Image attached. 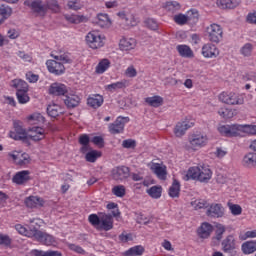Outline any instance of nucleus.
I'll return each mask as SVG.
<instances>
[{
  "mask_svg": "<svg viewBox=\"0 0 256 256\" xmlns=\"http://www.w3.org/2000/svg\"><path fill=\"white\" fill-rule=\"evenodd\" d=\"M28 131L31 134H27L23 127L16 125L14 126V131H10L9 135L14 141H23V143H27L28 139L32 141H42V139H45V129L39 126H33Z\"/></svg>",
  "mask_w": 256,
  "mask_h": 256,
  "instance_id": "1",
  "label": "nucleus"
},
{
  "mask_svg": "<svg viewBox=\"0 0 256 256\" xmlns=\"http://www.w3.org/2000/svg\"><path fill=\"white\" fill-rule=\"evenodd\" d=\"M51 57L55 60H47L46 67L52 75L59 77L65 73V64L71 65L73 59L67 52H58L57 54L51 53Z\"/></svg>",
  "mask_w": 256,
  "mask_h": 256,
  "instance_id": "2",
  "label": "nucleus"
},
{
  "mask_svg": "<svg viewBox=\"0 0 256 256\" xmlns=\"http://www.w3.org/2000/svg\"><path fill=\"white\" fill-rule=\"evenodd\" d=\"M213 172L209 167L205 166H195L190 167L186 173L185 180L189 181V179H196L200 181V183H208L211 180Z\"/></svg>",
  "mask_w": 256,
  "mask_h": 256,
  "instance_id": "3",
  "label": "nucleus"
},
{
  "mask_svg": "<svg viewBox=\"0 0 256 256\" xmlns=\"http://www.w3.org/2000/svg\"><path fill=\"white\" fill-rule=\"evenodd\" d=\"M24 5L29 7L35 17H46L51 9L49 1L43 2V0H25Z\"/></svg>",
  "mask_w": 256,
  "mask_h": 256,
  "instance_id": "4",
  "label": "nucleus"
},
{
  "mask_svg": "<svg viewBox=\"0 0 256 256\" xmlns=\"http://www.w3.org/2000/svg\"><path fill=\"white\" fill-rule=\"evenodd\" d=\"M12 87H14V89H17L16 97L21 105L29 103L30 98L29 95H27V91H29V86L27 85V82L23 80H13Z\"/></svg>",
  "mask_w": 256,
  "mask_h": 256,
  "instance_id": "5",
  "label": "nucleus"
},
{
  "mask_svg": "<svg viewBox=\"0 0 256 256\" xmlns=\"http://www.w3.org/2000/svg\"><path fill=\"white\" fill-rule=\"evenodd\" d=\"M85 41L90 49H101L105 46V37L95 30L87 33Z\"/></svg>",
  "mask_w": 256,
  "mask_h": 256,
  "instance_id": "6",
  "label": "nucleus"
},
{
  "mask_svg": "<svg viewBox=\"0 0 256 256\" xmlns=\"http://www.w3.org/2000/svg\"><path fill=\"white\" fill-rule=\"evenodd\" d=\"M31 237H33V239L42 245L51 246L57 244V238L47 232L39 230V224L37 225L36 230H34L31 234Z\"/></svg>",
  "mask_w": 256,
  "mask_h": 256,
  "instance_id": "7",
  "label": "nucleus"
},
{
  "mask_svg": "<svg viewBox=\"0 0 256 256\" xmlns=\"http://www.w3.org/2000/svg\"><path fill=\"white\" fill-rule=\"evenodd\" d=\"M219 100L226 105H243L245 98L235 92H222L219 95Z\"/></svg>",
  "mask_w": 256,
  "mask_h": 256,
  "instance_id": "8",
  "label": "nucleus"
},
{
  "mask_svg": "<svg viewBox=\"0 0 256 256\" xmlns=\"http://www.w3.org/2000/svg\"><path fill=\"white\" fill-rule=\"evenodd\" d=\"M209 41L211 43H221L223 39V28L218 24H211L206 28Z\"/></svg>",
  "mask_w": 256,
  "mask_h": 256,
  "instance_id": "9",
  "label": "nucleus"
},
{
  "mask_svg": "<svg viewBox=\"0 0 256 256\" xmlns=\"http://www.w3.org/2000/svg\"><path fill=\"white\" fill-rule=\"evenodd\" d=\"M129 121V117H117V119L113 123L109 124V133H111V135H119V133H123V131H125V125H127Z\"/></svg>",
  "mask_w": 256,
  "mask_h": 256,
  "instance_id": "10",
  "label": "nucleus"
},
{
  "mask_svg": "<svg viewBox=\"0 0 256 256\" xmlns=\"http://www.w3.org/2000/svg\"><path fill=\"white\" fill-rule=\"evenodd\" d=\"M206 215L211 219H221L225 217V207H223V204L212 203L208 206Z\"/></svg>",
  "mask_w": 256,
  "mask_h": 256,
  "instance_id": "11",
  "label": "nucleus"
},
{
  "mask_svg": "<svg viewBox=\"0 0 256 256\" xmlns=\"http://www.w3.org/2000/svg\"><path fill=\"white\" fill-rule=\"evenodd\" d=\"M131 170L127 166H118L112 169V178L114 181H125L129 179Z\"/></svg>",
  "mask_w": 256,
  "mask_h": 256,
  "instance_id": "12",
  "label": "nucleus"
},
{
  "mask_svg": "<svg viewBox=\"0 0 256 256\" xmlns=\"http://www.w3.org/2000/svg\"><path fill=\"white\" fill-rule=\"evenodd\" d=\"M237 249V240L233 234L226 236L221 242L223 253H233Z\"/></svg>",
  "mask_w": 256,
  "mask_h": 256,
  "instance_id": "13",
  "label": "nucleus"
},
{
  "mask_svg": "<svg viewBox=\"0 0 256 256\" xmlns=\"http://www.w3.org/2000/svg\"><path fill=\"white\" fill-rule=\"evenodd\" d=\"M199 17V12L195 9H191L188 11V14H178L174 16V21L177 25H186L187 21H191V19H197Z\"/></svg>",
  "mask_w": 256,
  "mask_h": 256,
  "instance_id": "14",
  "label": "nucleus"
},
{
  "mask_svg": "<svg viewBox=\"0 0 256 256\" xmlns=\"http://www.w3.org/2000/svg\"><path fill=\"white\" fill-rule=\"evenodd\" d=\"M37 225L38 223L35 222V219H33L30 221L29 230H27V228H25L21 224H16L15 229L20 235H25V237H29L30 239H33L34 236H31V235H33V231H37Z\"/></svg>",
  "mask_w": 256,
  "mask_h": 256,
  "instance_id": "15",
  "label": "nucleus"
},
{
  "mask_svg": "<svg viewBox=\"0 0 256 256\" xmlns=\"http://www.w3.org/2000/svg\"><path fill=\"white\" fill-rule=\"evenodd\" d=\"M63 101L67 109H75V107H79V103H81V98L77 94H71L67 92L64 95Z\"/></svg>",
  "mask_w": 256,
  "mask_h": 256,
  "instance_id": "16",
  "label": "nucleus"
},
{
  "mask_svg": "<svg viewBox=\"0 0 256 256\" xmlns=\"http://www.w3.org/2000/svg\"><path fill=\"white\" fill-rule=\"evenodd\" d=\"M189 143L192 147H205L207 145V136L197 133L189 136Z\"/></svg>",
  "mask_w": 256,
  "mask_h": 256,
  "instance_id": "17",
  "label": "nucleus"
},
{
  "mask_svg": "<svg viewBox=\"0 0 256 256\" xmlns=\"http://www.w3.org/2000/svg\"><path fill=\"white\" fill-rule=\"evenodd\" d=\"M49 95H55L56 97H65L67 93V86L61 83H52L49 87Z\"/></svg>",
  "mask_w": 256,
  "mask_h": 256,
  "instance_id": "18",
  "label": "nucleus"
},
{
  "mask_svg": "<svg viewBox=\"0 0 256 256\" xmlns=\"http://www.w3.org/2000/svg\"><path fill=\"white\" fill-rule=\"evenodd\" d=\"M111 229H113V216L103 213L98 231H111Z\"/></svg>",
  "mask_w": 256,
  "mask_h": 256,
  "instance_id": "19",
  "label": "nucleus"
},
{
  "mask_svg": "<svg viewBox=\"0 0 256 256\" xmlns=\"http://www.w3.org/2000/svg\"><path fill=\"white\" fill-rule=\"evenodd\" d=\"M202 55L206 59H213L219 56V49L214 44L207 43L202 47Z\"/></svg>",
  "mask_w": 256,
  "mask_h": 256,
  "instance_id": "20",
  "label": "nucleus"
},
{
  "mask_svg": "<svg viewBox=\"0 0 256 256\" xmlns=\"http://www.w3.org/2000/svg\"><path fill=\"white\" fill-rule=\"evenodd\" d=\"M30 174L31 172H29V170H22L13 176L12 181L16 183V185H23L31 180Z\"/></svg>",
  "mask_w": 256,
  "mask_h": 256,
  "instance_id": "21",
  "label": "nucleus"
},
{
  "mask_svg": "<svg viewBox=\"0 0 256 256\" xmlns=\"http://www.w3.org/2000/svg\"><path fill=\"white\" fill-rule=\"evenodd\" d=\"M151 171L155 173L158 179L165 181L167 179V167L161 166L159 163H153L150 167Z\"/></svg>",
  "mask_w": 256,
  "mask_h": 256,
  "instance_id": "22",
  "label": "nucleus"
},
{
  "mask_svg": "<svg viewBox=\"0 0 256 256\" xmlns=\"http://www.w3.org/2000/svg\"><path fill=\"white\" fill-rule=\"evenodd\" d=\"M137 46V41L133 38H122L119 43L121 51H131Z\"/></svg>",
  "mask_w": 256,
  "mask_h": 256,
  "instance_id": "23",
  "label": "nucleus"
},
{
  "mask_svg": "<svg viewBox=\"0 0 256 256\" xmlns=\"http://www.w3.org/2000/svg\"><path fill=\"white\" fill-rule=\"evenodd\" d=\"M93 23L103 28L111 25V19L108 14L100 13L93 19Z\"/></svg>",
  "mask_w": 256,
  "mask_h": 256,
  "instance_id": "24",
  "label": "nucleus"
},
{
  "mask_svg": "<svg viewBox=\"0 0 256 256\" xmlns=\"http://www.w3.org/2000/svg\"><path fill=\"white\" fill-rule=\"evenodd\" d=\"M26 207L30 209H35V207H43V200L39 196H29L24 201Z\"/></svg>",
  "mask_w": 256,
  "mask_h": 256,
  "instance_id": "25",
  "label": "nucleus"
},
{
  "mask_svg": "<svg viewBox=\"0 0 256 256\" xmlns=\"http://www.w3.org/2000/svg\"><path fill=\"white\" fill-rule=\"evenodd\" d=\"M64 19H66L68 23H72L74 25H79V23H87V21H89V18H87V16L75 14H66L64 15Z\"/></svg>",
  "mask_w": 256,
  "mask_h": 256,
  "instance_id": "26",
  "label": "nucleus"
},
{
  "mask_svg": "<svg viewBox=\"0 0 256 256\" xmlns=\"http://www.w3.org/2000/svg\"><path fill=\"white\" fill-rule=\"evenodd\" d=\"M213 233V226L207 222L202 223L201 227L198 230V235L201 239H207Z\"/></svg>",
  "mask_w": 256,
  "mask_h": 256,
  "instance_id": "27",
  "label": "nucleus"
},
{
  "mask_svg": "<svg viewBox=\"0 0 256 256\" xmlns=\"http://www.w3.org/2000/svg\"><path fill=\"white\" fill-rule=\"evenodd\" d=\"M103 96L96 94L87 99V105L92 107V109H99L103 105Z\"/></svg>",
  "mask_w": 256,
  "mask_h": 256,
  "instance_id": "28",
  "label": "nucleus"
},
{
  "mask_svg": "<svg viewBox=\"0 0 256 256\" xmlns=\"http://www.w3.org/2000/svg\"><path fill=\"white\" fill-rule=\"evenodd\" d=\"M180 193H181V183H179L177 179H174L172 185L169 188L168 194L170 197H172V199H175L179 197Z\"/></svg>",
  "mask_w": 256,
  "mask_h": 256,
  "instance_id": "29",
  "label": "nucleus"
},
{
  "mask_svg": "<svg viewBox=\"0 0 256 256\" xmlns=\"http://www.w3.org/2000/svg\"><path fill=\"white\" fill-rule=\"evenodd\" d=\"M242 253L244 255H251V253H255L256 251V241H246L241 246Z\"/></svg>",
  "mask_w": 256,
  "mask_h": 256,
  "instance_id": "30",
  "label": "nucleus"
},
{
  "mask_svg": "<svg viewBox=\"0 0 256 256\" xmlns=\"http://www.w3.org/2000/svg\"><path fill=\"white\" fill-rule=\"evenodd\" d=\"M217 6L220 9H235V7H239V2L234 0H217Z\"/></svg>",
  "mask_w": 256,
  "mask_h": 256,
  "instance_id": "31",
  "label": "nucleus"
},
{
  "mask_svg": "<svg viewBox=\"0 0 256 256\" xmlns=\"http://www.w3.org/2000/svg\"><path fill=\"white\" fill-rule=\"evenodd\" d=\"M190 127L191 125H189V123L187 122H178L174 129L176 137H183V135H185V131H187V129H190Z\"/></svg>",
  "mask_w": 256,
  "mask_h": 256,
  "instance_id": "32",
  "label": "nucleus"
},
{
  "mask_svg": "<svg viewBox=\"0 0 256 256\" xmlns=\"http://www.w3.org/2000/svg\"><path fill=\"white\" fill-rule=\"evenodd\" d=\"M145 253V248L141 245L133 246L124 252L125 256H141Z\"/></svg>",
  "mask_w": 256,
  "mask_h": 256,
  "instance_id": "33",
  "label": "nucleus"
},
{
  "mask_svg": "<svg viewBox=\"0 0 256 256\" xmlns=\"http://www.w3.org/2000/svg\"><path fill=\"white\" fill-rule=\"evenodd\" d=\"M47 115L52 118H57L61 115V106L57 104H50L47 106Z\"/></svg>",
  "mask_w": 256,
  "mask_h": 256,
  "instance_id": "34",
  "label": "nucleus"
},
{
  "mask_svg": "<svg viewBox=\"0 0 256 256\" xmlns=\"http://www.w3.org/2000/svg\"><path fill=\"white\" fill-rule=\"evenodd\" d=\"M145 103L150 105V107H161L163 105V97L161 96H152L145 98Z\"/></svg>",
  "mask_w": 256,
  "mask_h": 256,
  "instance_id": "35",
  "label": "nucleus"
},
{
  "mask_svg": "<svg viewBox=\"0 0 256 256\" xmlns=\"http://www.w3.org/2000/svg\"><path fill=\"white\" fill-rule=\"evenodd\" d=\"M147 193L152 199H161V194L163 193V187L161 186H152L147 190Z\"/></svg>",
  "mask_w": 256,
  "mask_h": 256,
  "instance_id": "36",
  "label": "nucleus"
},
{
  "mask_svg": "<svg viewBox=\"0 0 256 256\" xmlns=\"http://www.w3.org/2000/svg\"><path fill=\"white\" fill-rule=\"evenodd\" d=\"M177 51L181 57H193V50L187 45H178Z\"/></svg>",
  "mask_w": 256,
  "mask_h": 256,
  "instance_id": "37",
  "label": "nucleus"
},
{
  "mask_svg": "<svg viewBox=\"0 0 256 256\" xmlns=\"http://www.w3.org/2000/svg\"><path fill=\"white\" fill-rule=\"evenodd\" d=\"M103 213H100V216L97 214H90L88 216V221L91 224L92 227H95V229L99 230V227L101 225V217Z\"/></svg>",
  "mask_w": 256,
  "mask_h": 256,
  "instance_id": "38",
  "label": "nucleus"
},
{
  "mask_svg": "<svg viewBox=\"0 0 256 256\" xmlns=\"http://www.w3.org/2000/svg\"><path fill=\"white\" fill-rule=\"evenodd\" d=\"M110 66H111V62L109 61V59H103L98 63L96 67V73H99L101 75L105 73V71H107Z\"/></svg>",
  "mask_w": 256,
  "mask_h": 256,
  "instance_id": "39",
  "label": "nucleus"
},
{
  "mask_svg": "<svg viewBox=\"0 0 256 256\" xmlns=\"http://www.w3.org/2000/svg\"><path fill=\"white\" fill-rule=\"evenodd\" d=\"M126 87V81H119L112 84H108L106 86V90L110 91V93H114V91H117L118 89H125Z\"/></svg>",
  "mask_w": 256,
  "mask_h": 256,
  "instance_id": "40",
  "label": "nucleus"
},
{
  "mask_svg": "<svg viewBox=\"0 0 256 256\" xmlns=\"http://www.w3.org/2000/svg\"><path fill=\"white\" fill-rule=\"evenodd\" d=\"M164 7L166 11H169V13H177V11L181 9V4L177 1H168L165 3Z\"/></svg>",
  "mask_w": 256,
  "mask_h": 256,
  "instance_id": "41",
  "label": "nucleus"
},
{
  "mask_svg": "<svg viewBox=\"0 0 256 256\" xmlns=\"http://www.w3.org/2000/svg\"><path fill=\"white\" fill-rule=\"evenodd\" d=\"M30 125H37L39 123H45V117L39 113H34L28 117Z\"/></svg>",
  "mask_w": 256,
  "mask_h": 256,
  "instance_id": "42",
  "label": "nucleus"
},
{
  "mask_svg": "<svg viewBox=\"0 0 256 256\" xmlns=\"http://www.w3.org/2000/svg\"><path fill=\"white\" fill-rule=\"evenodd\" d=\"M227 231V228H225V225L223 224H216V230H215V237L213 240L221 241L223 239V235H225V232Z\"/></svg>",
  "mask_w": 256,
  "mask_h": 256,
  "instance_id": "43",
  "label": "nucleus"
},
{
  "mask_svg": "<svg viewBox=\"0 0 256 256\" xmlns=\"http://www.w3.org/2000/svg\"><path fill=\"white\" fill-rule=\"evenodd\" d=\"M219 133H221V135H224L225 137H235V135H237V132H235V130L231 129V127L229 126H220L218 128Z\"/></svg>",
  "mask_w": 256,
  "mask_h": 256,
  "instance_id": "44",
  "label": "nucleus"
},
{
  "mask_svg": "<svg viewBox=\"0 0 256 256\" xmlns=\"http://www.w3.org/2000/svg\"><path fill=\"white\" fill-rule=\"evenodd\" d=\"M99 157H101V152L97 150H92L86 153L85 159L86 161H88V163H95V161H97Z\"/></svg>",
  "mask_w": 256,
  "mask_h": 256,
  "instance_id": "45",
  "label": "nucleus"
},
{
  "mask_svg": "<svg viewBox=\"0 0 256 256\" xmlns=\"http://www.w3.org/2000/svg\"><path fill=\"white\" fill-rule=\"evenodd\" d=\"M218 114L220 115V117H222L223 119H233L235 113L233 112V110L228 109V108H221L218 111Z\"/></svg>",
  "mask_w": 256,
  "mask_h": 256,
  "instance_id": "46",
  "label": "nucleus"
},
{
  "mask_svg": "<svg viewBox=\"0 0 256 256\" xmlns=\"http://www.w3.org/2000/svg\"><path fill=\"white\" fill-rule=\"evenodd\" d=\"M107 209L112 211L113 217H119L121 215V212L119 211V206L115 202H110L107 204Z\"/></svg>",
  "mask_w": 256,
  "mask_h": 256,
  "instance_id": "47",
  "label": "nucleus"
},
{
  "mask_svg": "<svg viewBox=\"0 0 256 256\" xmlns=\"http://www.w3.org/2000/svg\"><path fill=\"white\" fill-rule=\"evenodd\" d=\"M144 23L146 27H148V29H151L152 31H157V29H159V24L157 23V20L153 18L146 19Z\"/></svg>",
  "mask_w": 256,
  "mask_h": 256,
  "instance_id": "48",
  "label": "nucleus"
},
{
  "mask_svg": "<svg viewBox=\"0 0 256 256\" xmlns=\"http://www.w3.org/2000/svg\"><path fill=\"white\" fill-rule=\"evenodd\" d=\"M35 255L36 256H63V254H61V252H59V251H52V250H49V251H39V250H36L35 251Z\"/></svg>",
  "mask_w": 256,
  "mask_h": 256,
  "instance_id": "49",
  "label": "nucleus"
},
{
  "mask_svg": "<svg viewBox=\"0 0 256 256\" xmlns=\"http://www.w3.org/2000/svg\"><path fill=\"white\" fill-rule=\"evenodd\" d=\"M112 193L116 197H125V186L117 185L112 188Z\"/></svg>",
  "mask_w": 256,
  "mask_h": 256,
  "instance_id": "50",
  "label": "nucleus"
},
{
  "mask_svg": "<svg viewBox=\"0 0 256 256\" xmlns=\"http://www.w3.org/2000/svg\"><path fill=\"white\" fill-rule=\"evenodd\" d=\"M12 13L13 10L10 7H6L5 5L0 6V15L3 19H9Z\"/></svg>",
  "mask_w": 256,
  "mask_h": 256,
  "instance_id": "51",
  "label": "nucleus"
},
{
  "mask_svg": "<svg viewBox=\"0 0 256 256\" xmlns=\"http://www.w3.org/2000/svg\"><path fill=\"white\" fill-rule=\"evenodd\" d=\"M31 163V157L27 153L21 154V156L18 158L17 165H29Z\"/></svg>",
  "mask_w": 256,
  "mask_h": 256,
  "instance_id": "52",
  "label": "nucleus"
},
{
  "mask_svg": "<svg viewBox=\"0 0 256 256\" xmlns=\"http://www.w3.org/2000/svg\"><path fill=\"white\" fill-rule=\"evenodd\" d=\"M139 23V18L135 17L133 14H128V17L126 18V25L129 27H136Z\"/></svg>",
  "mask_w": 256,
  "mask_h": 256,
  "instance_id": "53",
  "label": "nucleus"
},
{
  "mask_svg": "<svg viewBox=\"0 0 256 256\" xmlns=\"http://www.w3.org/2000/svg\"><path fill=\"white\" fill-rule=\"evenodd\" d=\"M67 5H68V8L71 9L72 11H79L83 7V5H81V3H79L78 0H70L68 1Z\"/></svg>",
  "mask_w": 256,
  "mask_h": 256,
  "instance_id": "54",
  "label": "nucleus"
},
{
  "mask_svg": "<svg viewBox=\"0 0 256 256\" xmlns=\"http://www.w3.org/2000/svg\"><path fill=\"white\" fill-rule=\"evenodd\" d=\"M241 53L244 55V57H249L253 51V44L251 43H246L242 48H241Z\"/></svg>",
  "mask_w": 256,
  "mask_h": 256,
  "instance_id": "55",
  "label": "nucleus"
},
{
  "mask_svg": "<svg viewBox=\"0 0 256 256\" xmlns=\"http://www.w3.org/2000/svg\"><path fill=\"white\" fill-rule=\"evenodd\" d=\"M122 147H124V149H135L137 142L133 139H126L122 142Z\"/></svg>",
  "mask_w": 256,
  "mask_h": 256,
  "instance_id": "56",
  "label": "nucleus"
},
{
  "mask_svg": "<svg viewBox=\"0 0 256 256\" xmlns=\"http://www.w3.org/2000/svg\"><path fill=\"white\" fill-rule=\"evenodd\" d=\"M68 248L70 251H74V253H78L79 255H85V250L76 244H68Z\"/></svg>",
  "mask_w": 256,
  "mask_h": 256,
  "instance_id": "57",
  "label": "nucleus"
},
{
  "mask_svg": "<svg viewBox=\"0 0 256 256\" xmlns=\"http://www.w3.org/2000/svg\"><path fill=\"white\" fill-rule=\"evenodd\" d=\"M229 209L232 213V215H241V213H243V208H241L238 204H231L229 206Z\"/></svg>",
  "mask_w": 256,
  "mask_h": 256,
  "instance_id": "58",
  "label": "nucleus"
},
{
  "mask_svg": "<svg viewBox=\"0 0 256 256\" xmlns=\"http://www.w3.org/2000/svg\"><path fill=\"white\" fill-rule=\"evenodd\" d=\"M92 143L97 145V147H105V139H103L101 136H94L92 138Z\"/></svg>",
  "mask_w": 256,
  "mask_h": 256,
  "instance_id": "59",
  "label": "nucleus"
},
{
  "mask_svg": "<svg viewBox=\"0 0 256 256\" xmlns=\"http://www.w3.org/2000/svg\"><path fill=\"white\" fill-rule=\"evenodd\" d=\"M0 245H5L6 247L11 245V238L9 235L0 234Z\"/></svg>",
  "mask_w": 256,
  "mask_h": 256,
  "instance_id": "60",
  "label": "nucleus"
},
{
  "mask_svg": "<svg viewBox=\"0 0 256 256\" xmlns=\"http://www.w3.org/2000/svg\"><path fill=\"white\" fill-rule=\"evenodd\" d=\"M256 237V230L247 231L244 236H239L241 241H245V239H255Z\"/></svg>",
  "mask_w": 256,
  "mask_h": 256,
  "instance_id": "61",
  "label": "nucleus"
},
{
  "mask_svg": "<svg viewBox=\"0 0 256 256\" xmlns=\"http://www.w3.org/2000/svg\"><path fill=\"white\" fill-rule=\"evenodd\" d=\"M26 79L29 81V83H37L39 81V75L28 72L26 73Z\"/></svg>",
  "mask_w": 256,
  "mask_h": 256,
  "instance_id": "62",
  "label": "nucleus"
},
{
  "mask_svg": "<svg viewBox=\"0 0 256 256\" xmlns=\"http://www.w3.org/2000/svg\"><path fill=\"white\" fill-rule=\"evenodd\" d=\"M90 139H89V135L87 134H82L80 137H79V143L80 145H89L90 143Z\"/></svg>",
  "mask_w": 256,
  "mask_h": 256,
  "instance_id": "63",
  "label": "nucleus"
},
{
  "mask_svg": "<svg viewBox=\"0 0 256 256\" xmlns=\"http://www.w3.org/2000/svg\"><path fill=\"white\" fill-rule=\"evenodd\" d=\"M247 23H251L253 25H256V12L249 13L246 18Z\"/></svg>",
  "mask_w": 256,
  "mask_h": 256,
  "instance_id": "64",
  "label": "nucleus"
}]
</instances>
